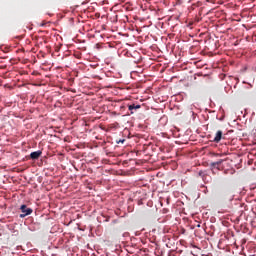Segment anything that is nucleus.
<instances>
[{"label": "nucleus", "mask_w": 256, "mask_h": 256, "mask_svg": "<svg viewBox=\"0 0 256 256\" xmlns=\"http://www.w3.org/2000/svg\"><path fill=\"white\" fill-rule=\"evenodd\" d=\"M20 211H22V214H20V218L23 219L27 217V215H31L33 213V209L27 207V205L23 204L20 207Z\"/></svg>", "instance_id": "obj_1"}, {"label": "nucleus", "mask_w": 256, "mask_h": 256, "mask_svg": "<svg viewBox=\"0 0 256 256\" xmlns=\"http://www.w3.org/2000/svg\"><path fill=\"white\" fill-rule=\"evenodd\" d=\"M41 155H43V152H42L41 150L32 152V153L30 154V159H32V160L35 161V160L39 159V157H41Z\"/></svg>", "instance_id": "obj_2"}, {"label": "nucleus", "mask_w": 256, "mask_h": 256, "mask_svg": "<svg viewBox=\"0 0 256 256\" xmlns=\"http://www.w3.org/2000/svg\"><path fill=\"white\" fill-rule=\"evenodd\" d=\"M223 163V159H220V160H218V161H216V162H212V163H210V167H211V169H221L220 167H219V165H221Z\"/></svg>", "instance_id": "obj_3"}, {"label": "nucleus", "mask_w": 256, "mask_h": 256, "mask_svg": "<svg viewBox=\"0 0 256 256\" xmlns=\"http://www.w3.org/2000/svg\"><path fill=\"white\" fill-rule=\"evenodd\" d=\"M222 137H223V131L218 130L214 137V143H219V141H221Z\"/></svg>", "instance_id": "obj_4"}, {"label": "nucleus", "mask_w": 256, "mask_h": 256, "mask_svg": "<svg viewBox=\"0 0 256 256\" xmlns=\"http://www.w3.org/2000/svg\"><path fill=\"white\" fill-rule=\"evenodd\" d=\"M128 109L129 111H133V109H141V105L132 104L128 106Z\"/></svg>", "instance_id": "obj_5"}, {"label": "nucleus", "mask_w": 256, "mask_h": 256, "mask_svg": "<svg viewBox=\"0 0 256 256\" xmlns=\"http://www.w3.org/2000/svg\"><path fill=\"white\" fill-rule=\"evenodd\" d=\"M199 176L202 177L203 176V171L199 172Z\"/></svg>", "instance_id": "obj_6"}, {"label": "nucleus", "mask_w": 256, "mask_h": 256, "mask_svg": "<svg viewBox=\"0 0 256 256\" xmlns=\"http://www.w3.org/2000/svg\"><path fill=\"white\" fill-rule=\"evenodd\" d=\"M125 142V140H120V143H124Z\"/></svg>", "instance_id": "obj_7"}]
</instances>
